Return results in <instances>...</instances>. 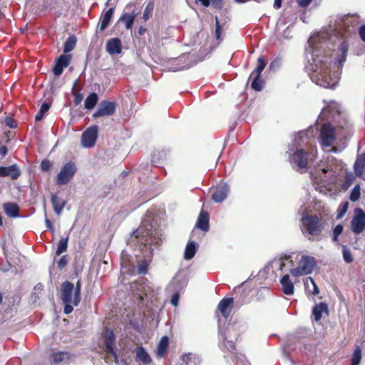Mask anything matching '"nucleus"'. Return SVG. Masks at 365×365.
I'll list each match as a JSON object with an SVG mask.
<instances>
[{
    "label": "nucleus",
    "instance_id": "7",
    "mask_svg": "<svg viewBox=\"0 0 365 365\" xmlns=\"http://www.w3.org/2000/svg\"><path fill=\"white\" fill-rule=\"evenodd\" d=\"M312 175L314 181L323 186L334 183L337 176L336 171L333 169L332 165L317 169Z\"/></svg>",
    "mask_w": 365,
    "mask_h": 365
},
{
    "label": "nucleus",
    "instance_id": "3",
    "mask_svg": "<svg viewBox=\"0 0 365 365\" xmlns=\"http://www.w3.org/2000/svg\"><path fill=\"white\" fill-rule=\"evenodd\" d=\"M246 329L245 324L240 322H233L222 324L221 319L218 321V347L223 354L227 363L235 359L237 365H250L242 355L238 356L236 353L235 340L240 334Z\"/></svg>",
    "mask_w": 365,
    "mask_h": 365
},
{
    "label": "nucleus",
    "instance_id": "44",
    "mask_svg": "<svg viewBox=\"0 0 365 365\" xmlns=\"http://www.w3.org/2000/svg\"><path fill=\"white\" fill-rule=\"evenodd\" d=\"M342 255H343L344 260L346 263H351L353 262L352 255H351L349 249L346 246L342 247Z\"/></svg>",
    "mask_w": 365,
    "mask_h": 365
},
{
    "label": "nucleus",
    "instance_id": "54",
    "mask_svg": "<svg viewBox=\"0 0 365 365\" xmlns=\"http://www.w3.org/2000/svg\"><path fill=\"white\" fill-rule=\"evenodd\" d=\"M180 294V293L173 292V294L171 297L170 303L175 307L178 305Z\"/></svg>",
    "mask_w": 365,
    "mask_h": 365
},
{
    "label": "nucleus",
    "instance_id": "22",
    "mask_svg": "<svg viewBox=\"0 0 365 365\" xmlns=\"http://www.w3.org/2000/svg\"><path fill=\"white\" fill-rule=\"evenodd\" d=\"M114 11V8H110L107 11H103L102 12L99 19V29L101 31H104L110 24Z\"/></svg>",
    "mask_w": 365,
    "mask_h": 365
},
{
    "label": "nucleus",
    "instance_id": "15",
    "mask_svg": "<svg viewBox=\"0 0 365 365\" xmlns=\"http://www.w3.org/2000/svg\"><path fill=\"white\" fill-rule=\"evenodd\" d=\"M104 343L106 349V351L111 354L115 359H117V354L115 350V336L112 329L106 328L103 333Z\"/></svg>",
    "mask_w": 365,
    "mask_h": 365
},
{
    "label": "nucleus",
    "instance_id": "47",
    "mask_svg": "<svg viewBox=\"0 0 365 365\" xmlns=\"http://www.w3.org/2000/svg\"><path fill=\"white\" fill-rule=\"evenodd\" d=\"M282 58L280 57L275 58L269 64V68L272 71L278 70L282 65Z\"/></svg>",
    "mask_w": 365,
    "mask_h": 365
},
{
    "label": "nucleus",
    "instance_id": "9",
    "mask_svg": "<svg viewBox=\"0 0 365 365\" xmlns=\"http://www.w3.org/2000/svg\"><path fill=\"white\" fill-rule=\"evenodd\" d=\"M320 139V144L322 147H330L335 142V128L329 123H324L322 126Z\"/></svg>",
    "mask_w": 365,
    "mask_h": 365
},
{
    "label": "nucleus",
    "instance_id": "63",
    "mask_svg": "<svg viewBox=\"0 0 365 365\" xmlns=\"http://www.w3.org/2000/svg\"><path fill=\"white\" fill-rule=\"evenodd\" d=\"M8 149L7 147L5 145H2L0 147V155L4 157L7 153Z\"/></svg>",
    "mask_w": 365,
    "mask_h": 365
},
{
    "label": "nucleus",
    "instance_id": "60",
    "mask_svg": "<svg viewBox=\"0 0 365 365\" xmlns=\"http://www.w3.org/2000/svg\"><path fill=\"white\" fill-rule=\"evenodd\" d=\"M359 34L361 40L365 42V24L360 26L359 29Z\"/></svg>",
    "mask_w": 365,
    "mask_h": 365
},
{
    "label": "nucleus",
    "instance_id": "29",
    "mask_svg": "<svg viewBox=\"0 0 365 365\" xmlns=\"http://www.w3.org/2000/svg\"><path fill=\"white\" fill-rule=\"evenodd\" d=\"M354 172L356 176L361 177L365 172V154L358 156L354 163Z\"/></svg>",
    "mask_w": 365,
    "mask_h": 365
},
{
    "label": "nucleus",
    "instance_id": "36",
    "mask_svg": "<svg viewBox=\"0 0 365 365\" xmlns=\"http://www.w3.org/2000/svg\"><path fill=\"white\" fill-rule=\"evenodd\" d=\"M168 346V337L166 336H164L161 338L158 345V349H157V354L159 356H163Z\"/></svg>",
    "mask_w": 365,
    "mask_h": 365
},
{
    "label": "nucleus",
    "instance_id": "62",
    "mask_svg": "<svg viewBox=\"0 0 365 365\" xmlns=\"http://www.w3.org/2000/svg\"><path fill=\"white\" fill-rule=\"evenodd\" d=\"M312 0H297L299 6L301 7H307Z\"/></svg>",
    "mask_w": 365,
    "mask_h": 365
},
{
    "label": "nucleus",
    "instance_id": "8",
    "mask_svg": "<svg viewBox=\"0 0 365 365\" xmlns=\"http://www.w3.org/2000/svg\"><path fill=\"white\" fill-rule=\"evenodd\" d=\"M77 171L76 165L73 162H68L63 165L56 176V184L63 185L68 183Z\"/></svg>",
    "mask_w": 365,
    "mask_h": 365
},
{
    "label": "nucleus",
    "instance_id": "56",
    "mask_svg": "<svg viewBox=\"0 0 365 365\" xmlns=\"http://www.w3.org/2000/svg\"><path fill=\"white\" fill-rule=\"evenodd\" d=\"M68 263V260L66 256H62L58 262V267L61 269H63Z\"/></svg>",
    "mask_w": 365,
    "mask_h": 365
},
{
    "label": "nucleus",
    "instance_id": "14",
    "mask_svg": "<svg viewBox=\"0 0 365 365\" xmlns=\"http://www.w3.org/2000/svg\"><path fill=\"white\" fill-rule=\"evenodd\" d=\"M230 187L227 182H221L212 195V200L216 203L223 202L227 197Z\"/></svg>",
    "mask_w": 365,
    "mask_h": 365
},
{
    "label": "nucleus",
    "instance_id": "32",
    "mask_svg": "<svg viewBox=\"0 0 365 365\" xmlns=\"http://www.w3.org/2000/svg\"><path fill=\"white\" fill-rule=\"evenodd\" d=\"M324 103H325V106L322 108L323 112L327 111L331 113H340L341 106L336 101H330L329 102H327L326 101H324Z\"/></svg>",
    "mask_w": 365,
    "mask_h": 365
},
{
    "label": "nucleus",
    "instance_id": "27",
    "mask_svg": "<svg viewBox=\"0 0 365 365\" xmlns=\"http://www.w3.org/2000/svg\"><path fill=\"white\" fill-rule=\"evenodd\" d=\"M280 283L284 294L286 295H292L294 294V287L292 282L290 280L289 274H286L284 275L280 280Z\"/></svg>",
    "mask_w": 365,
    "mask_h": 365
},
{
    "label": "nucleus",
    "instance_id": "53",
    "mask_svg": "<svg viewBox=\"0 0 365 365\" xmlns=\"http://www.w3.org/2000/svg\"><path fill=\"white\" fill-rule=\"evenodd\" d=\"M290 33H291L290 26H288V27H287V29L285 30H284V31L282 34H280L279 38L280 39H289L291 37Z\"/></svg>",
    "mask_w": 365,
    "mask_h": 365
},
{
    "label": "nucleus",
    "instance_id": "45",
    "mask_svg": "<svg viewBox=\"0 0 365 365\" xmlns=\"http://www.w3.org/2000/svg\"><path fill=\"white\" fill-rule=\"evenodd\" d=\"M81 281L78 280L76 282V286L74 287V292H75V304H79L81 297Z\"/></svg>",
    "mask_w": 365,
    "mask_h": 365
},
{
    "label": "nucleus",
    "instance_id": "49",
    "mask_svg": "<svg viewBox=\"0 0 365 365\" xmlns=\"http://www.w3.org/2000/svg\"><path fill=\"white\" fill-rule=\"evenodd\" d=\"M149 260L142 261L138 266V272L139 274H145L148 272V267L149 264Z\"/></svg>",
    "mask_w": 365,
    "mask_h": 365
},
{
    "label": "nucleus",
    "instance_id": "37",
    "mask_svg": "<svg viewBox=\"0 0 365 365\" xmlns=\"http://www.w3.org/2000/svg\"><path fill=\"white\" fill-rule=\"evenodd\" d=\"M69 354L68 352L58 351L53 353L51 356V359L54 363H59L68 359Z\"/></svg>",
    "mask_w": 365,
    "mask_h": 365
},
{
    "label": "nucleus",
    "instance_id": "52",
    "mask_svg": "<svg viewBox=\"0 0 365 365\" xmlns=\"http://www.w3.org/2000/svg\"><path fill=\"white\" fill-rule=\"evenodd\" d=\"M51 167V163L48 160H43L41 163V169L43 171H48Z\"/></svg>",
    "mask_w": 365,
    "mask_h": 365
},
{
    "label": "nucleus",
    "instance_id": "35",
    "mask_svg": "<svg viewBox=\"0 0 365 365\" xmlns=\"http://www.w3.org/2000/svg\"><path fill=\"white\" fill-rule=\"evenodd\" d=\"M76 41L77 39L74 35L70 36L64 43L63 52L67 53L73 51L76 46Z\"/></svg>",
    "mask_w": 365,
    "mask_h": 365
},
{
    "label": "nucleus",
    "instance_id": "57",
    "mask_svg": "<svg viewBox=\"0 0 365 365\" xmlns=\"http://www.w3.org/2000/svg\"><path fill=\"white\" fill-rule=\"evenodd\" d=\"M74 93V103H75L76 106H78L81 103V101L83 98V96L81 93Z\"/></svg>",
    "mask_w": 365,
    "mask_h": 365
},
{
    "label": "nucleus",
    "instance_id": "16",
    "mask_svg": "<svg viewBox=\"0 0 365 365\" xmlns=\"http://www.w3.org/2000/svg\"><path fill=\"white\" fill-rule=\"evenodd\" d=\"M21 174V171L16 164L9 166H0V177L1 178H10L12 180H16Z\"/></svg>",
    "mask_w": 365,
    "mask_h": 365
},
{
    "label": "nucleus",
    "instance_id": "39",
    "mask_svg": "<svg viewBox=\"0 0 365 365\" xmlns=\"http://www.w3.org/2000/svg\"><path fill=\"white\" fill-rule=\"evenodd\" d=\"M68 237L61 238L58 244L56 255H60L63 252H65L68 248Z\"/></svg>",
    "mask_w": 365,
    "mask_h": 365
},
{
    "label": "nucleus",
    "instance_id": "11",
    "mask_svg": "<svg viewBox=\"0 0 365 365\" xmlns=\"http://www.w3.org/2000/svg\"><path fill=\"white\" fill-rule=\"evenodd\" d=\"M98 130L97 125H93L83 133L81 145L83 148H90L94 146L98 138Z\"/></svg>",
    "mask_w": 365,
    "mask_h": 365
},
{
    "label": "nucleus",
    "instance_id": "24",
    "mask_svg": "<svg viewBox=\"0 0 365 365\" xmlns=\"http://www.w3.org/2000/svg\"><path fill=\"white\" fill-rule=\"evenodd\" d=\"M3 210L9 217L16 218L19 217V207L16 202H4Z\"/></svg>",
    "mask_w": 365,
    "mask_h": 365
},
{
    "label": "nucleus",
    "instance_id": "30",
    "mask_svg": "<svg viewBox=\"0 0 365 365\" xmlns=\"http://www.w3.org/2000/svg\"><path fill=\"white\" fill-rule=\"evenodd\" d=\"M273 263L274 265L281 272H284L287 263L289 264L290 266L293 265V262L289 255L281 257L279 259H275Z\"/></svg>",
    "mask_w": 365,
    "mask_h": 365
},
{
    "label": "nucleus",
    "instance_id": "41",
    "mask_svg": "<svg viewBox=\"0 0 365 365\" xmlns=\"http://www.w3.org/2000/svg\"><path fill=\"white\" fill-rule=\"evenodd\" d=\"M361 359V350L359 346H356L351 356V365H359Z\"/></svg>",
    "mask_w": 365,
    "mask_h": 365
},
{
    "label": "nucleus",
    "instance_id": "51",
    "mask_svg": "<svg viewBox=\"0 0 365 365\" xmlns=\"http://www.w3.org/2000/svg\"><path fill=\"white\" fill-rule=\"evenodd\" d=\"M290 273L293 277H298L303 275H307L306 273H304V271H302L300 269V267L298 265L297 267L293 268L290 269Z\"/></svg>",
    "mask_w": 365,
    "mask_h": 365
},
{
    "label": "nucleus",
    "instance_id": "19",
    "mask_svg": "<svg viewBox=\"0 0 365 365\" xmlns=\"http://www.w3.org/2000/svg\"><path fill=\"white\" fill-rule=\"evenodd\" d=\"M106 51L110 55L120 54L122 51V42L119 38L109 39L106 46Z\"/></svg>",
    "mask_w": 365,
    "mask_h": 365
},
{
    "label": "nucleus",
    "instance_id": "6",
    "mask_svg": "<svg viewBox=\"0 0 365 365\" xmlns=\"http://www.w3.org/2000/svg\"><path fill=\"white\" fill-rule=\"evenodd\" d=\"M74 285L69 281L63 282L61 289V299L64 304L63 312L65 314H71L73 310V306L77 307L78 304H75V292Z\"/></svg>",
    "mask_w": 365,
    "mask_h": 365
},
{
    "label": "nucleus",
    "instance_id": "1",
    "mask_svg": "<svg viewBox=\"0 0 365 365\" xmlns=\"http://www.w3.org/2000/svg\"><path fill=\"white\" fill-rule=\"evenodd\" d=\"M330 35L327 31H322L312 36L305 48L307 54L312 57L311 81L315 84L329 89H334L340 78L339 71H331L334 67L341 70L349 51V43L343 41L336 50L331 52L328 48Z\"/></svg>",
    "mask_w": 365,
    "mask_h": 365
},
{
    "label": "nucleus",
    "instance_id": "21",
    "mask_svg": "<svg viewBox=\"0 0 365 365\" xmlns=\"http://www.w3.org/2000/svg\"><path fill=\"white\" fill-rule=\"evenodd\" d=\"M315 265L314 258L309 256H302L299 263L300 269L307 274L312 272Z\"/></svg>",
    "mask_w": 365,
    "mask_h": 365
},
{
    "label": "nucleus",
    "instance_id": "38",
    "mask_svg": "<svg viewBox=\"0 0 365 365\" xmlns=\"http://www.w3.org/2000/svg\"><path fill=\"white\" fill-rule=\"evenodd\" d=\"M50 103L46 102L43 103L41 106L38 113L35 116V120L36 121L41 120L43 118L45 113L50 109Z\"/></svg>",
    "mask_w": 365,
    "mask_h": 365
},
{
    "label": "nucleus",
    "instance_id": "2",
    "mask_svg": "<svg viewBox=\"0 0 365 365\" xmlns=\"http://www.w3.org/2000/svg\"><path fill=\"white\" fill-rule=\"evenodd\" d=\"M164 238V232L158 220L150 212H147L139 227L133 232L128 243H139V249H147L151 258L155 249L158 248Z\"/></svg>",
    "mask_w": 365,
    "mask_h": 365
},
{
    "label": "nucleus",
    "instance_id": "46",
    "mask_svg": "<svg viewBox=\"0 0 365 365\" xmlns=\"http://www.w3.org/2000/svg\"><path fill=\"white\" fill-rule=\"evenodd\" d=\"M344 227L341 225H337L333 230L332 242H338L339 236L342 233Z\"/></svg>",
    "mask_w": 365,
    "mask_h": 365
},
{
    "label": "nucleus",
    "instance_id": "43",
    "mask_svg": "<svg viewBox=\"0 0 365 365\" xmlns=\"http://www.w3.org/2000/svg\"><path fill=\"white\" fill-rule=\"evenodd\" d=\"M153 9H154V3L153 1H150L147 4V6L144 10V12H143V19L145 21H147L150 18V16L153 14Z\"/></svg>",
    "mask_w": 365,
    "mask_h": 365
},
{
    "label": "nucleus",
    "instance_id": "23",
    "mask_svg": "<svg viewBox=\"0 0 365 365\" xmlns=\"http://www.w3.org/2000/svg\"><path fill=\"white\" fill-rule=\"evenodd\" d=\"M51 201L54 212L59 216L66 205V201L55 193L51 195Z\"/></svg>",
    "mask_w": 365,
    "mask_h": 365
},
{
    "label": "nucleus",
    "instance_id": "25",
    "mask_svg": "<svg viewBox=\"0 0 365 365\" xmlns=\"http://www.w3.org/2000/svg\"><path fill=\"white\" fill-rule=\"evenodd\" d=\"M209 214L206 211L202 210L197 217L196 227L203 232H207L209 230Z\"/></svg>",
    "mask_w": 365,
    "mask_h": 365
},
{
    "label": "nucleus",
    "instance_id": "12",
    "mask_svg": "<svg viewBox=\"0 0 365 365\" xmlns=\"http://www.w3.org/2000/svg\"><path fill=\"white\" fill-rule=\"evenodd\" d=\"M351 229L356 235L365 230V212L362 209H356L355 215L351 221Z\"/></svg>",
    "mask_w": 365,
    "mask_h": 365
},
{
    "label": "nucleus",
    "instance_id": "59",
    "mask_svg": "<svg viewBox=\"0 0 365 365\" xmlns=\"http://www.w3.org/2000/svg\"><path fill=\"white\" fill-rule=\"evenodd\" d=\"M5 123L6 124V125H8L9 128H16V123L14 122V120L10 118V117H8L5 119Z\"/></svg>",
    "mask_w": 365,
    "mask_h": 365
},
{
    "label": "nucleus",
    "instance_id": "5",
    "mask_svg": "<svg viewBox=\"0 0 365 365\" xmlns=\"http://www.w3.org/2000/svg\"><path fill=\"white\" fill-rule=\"evenodd\" d=\"M302 231L304 235L310 241L322 240V231L325 222L317 215H304L301 219Z\"/></svg>",
    "mask_w": 365,
    "mask_h": 365
},
{
    "label": "nucleus",
    "instance_id": "10",
    "mask_svg": "<svg viewBox=\"0 0 365 365\" xmlns=\"http://www.w3.org/2000/svg\"><path fill=\"white\" fill-rule=\"evenodd\" d=\"M266 66V61L261 56L257 60V66L255 70L256 73L252 83L251 88L255 91H260L263 88L264 81L261 78V73Z\"/></svg>",
    "mask_w": 365,
    "mask_h": 365
},
{
    "label": "nucleus",
    "instance_id": "26",
    "mask_svg": "<svg viewBox=\"0 0 365 365\" xmlns=\"http://www.w3.org/2000/svg\"><path fill=\"white\" fill-rule=\"evenodd\" d=\"M136 360L142 362L145 365H148L152 362V359L144 347L137 346L135 351Z\"/></svg>",
    "mask_w": 365,
    "mask_h": 365
},
{
    "label": "nucleus",
    "instance_id": "40",
    "mask_svg": "<svg viewBox=\"0 0 365 365\" xmlns=\"http://www.w3.org/2000/svg\"><path fill=\"white\" fill-rule=\"evenodd\" d=\"M309 284H311V285L313 287V290L312 292V293L314 295H317L319 293V287H317V284L315 283L314 280L313 279V278L312 277H309L306 279V281L304 282V285H305V287H306V289L309 292H311V291L309 290Z\"/></svg>",
    "mask_w": 365,
    "mask_h": 365
},
{
    "label": "nucleus",
    "instance_id": "42",
    "mask_svg": "<svg viewBox=\"0 0 365 365\" xmlns=\"http://www.w3.org/2000/svg\"><path fill=\"white\" fill-rule=\"evenodd\" d=\"M360 195V186L359 185H356L351 190L349 195V199L351 202H356L359 200Z\"/></svg>",
    "mask_w": 365,
    "mask_h": 365
},
{
    "label": "nucleus",
    "instance_id": "34",
    "mask_svg": "<svg viewBox=\"0 0 365 365\" xmlns=\"http://www.w3.org/2000/svg\"><path fill=\"white\" fill-rule=\"evenodd\" d=\"M98 101L96 93H90V95L86 98L84 106L88 110L93 109Z\"/></svg>",
    "mask_w": 365,
    "mask_h": 365
},
{
    "label": "nucleus",
    "instance_id": "33",
    "mask_svg": "<svg viewBox=\"0 0 365 365\" xmlns=\"http://www.w3.org/2000/svg\"><path fill=\"white\" fill-rule=\"evenodd\" d=\"M136 17V14L132 13V14H128L124 13L120 16V20L125 23V28L127 29H130L132 28L134 21Z\"/></svg>",
    "mask_w": 365,
    "mask_h": 365
},
{
    "label": "nucleus",
    "instance_id": "17",
    "mask_svg": "<svg viewBox=\"0 0 365 365\" xmlns=\"http://www.w3.org/2000/svg\"><path fill=\"white\" fill-rule=\"evenodd\" d=\"M187 284V279L185 276L176 275L169 284V289L171 292L181 294Z\"/></svg>",
    "mask_w": 365,
    "mask_h": 365
},
{
    "label": "nucleus",
    "instance_id": "55",
    "mask_svg": "<svg viewBox=\"0 0 365 365\" xmlns=\"http://www.w3.org/2000/svg\"><path fill=\"white\" fill-rule=\"evenodd\" d=\"M192 359H195V355L191 353L185 354L182 356V360L187 364H189Z\"/></svg>",
    "mask_w": 365,
    "mask_h": 365
},
{
    "label": "nucleus",
    "instance_id": "18",
    "mask_svg": "<svg viewBox=\"0 0 365 365\" xmlns=\"http://www.w3.org/2000/svg\"><path fill=\"white\" fill-rule=\"evenodd\" d=\"M71 55H61L56 61L54 67L53 68V74L59 76L63 73V68H66L71 62Z\"/></svg>",
    "mask_w": 365,
    "mask_h": 365
},
{
    "label": "nucleus",
    "instance_id": "58",
    "mask_svg": "<svg viewBox=\"0 0 365 365\" xmlns=\"http://www.w3.org/2000/svg\"><path fill=\"white\" fill-rule=\"evenodd\" d=\"M222 1L223 0H210V4H212L215 8L221 9L222 8Z\"/></svg>",
    "mask_w": 365,
    "mask_h": 365
},
{
    "label": "nucleus",
    "instance_id": "20",
    "mask_svg": "<svg viewBox=\"0 0 365 365\" xmlns=\"http://www.w3.org/2000/svg\"><path fill=\"white\" fill-rule=\"evenodd\" d=\"M233 302L234 299L232 297H226L223 298L218 304L217 309L224 317L225 321L230 314Z\"/></svg>",
    "mask_w": 365,
    "mask_h": 365
},
{
    "label": "nucleus",
    "instance_id": "28",
    "mask_svg": "<svg viewBox=\"0 0 365 365\" xmlns=\"http://www.w3.org/2000/svg\"><path fill=\"white\" fill-rule=\"evenodd\" d=\"M323 312H328V306L325 302H320L319 304H316L312 309V314L314 316V320L316 322H319L321 320L322 317Z\"/></svg>",
    "mask_w": 365,
    "mask_h": 365
},
{
    "label": "nucleus",
    "instance_id": "48",
    "mask_svg": "<svg viewBox=\"0 0 365 365\" xmlns=\"http://www.w3.org/2000/svg\"><path fill=\"white\" fill-rule=\"evenodd\" d=\"M43 285L41 283L36 284L31 294V298L34 299V301H36V299L39 298L38 294L43 291Z\"/></svg>",
    "mask_w": 365,
    "mask_h": 365
},
{
    "label": "nucleus",
    "instance_id": "4",
    "mask_svg": "<svg viewBox=\"0 0 365 365\" xmlns=\"http://www.w3.org/2000/svg\"><path fill=\"white\" fill-rule=\"evenodd\" d=\"M307 137V131H300L294 138V143L288 146L289 160L292 168L301 173H305L309 165L317 158V150L307 151L299 148V140Z\"/></svg>",
    "mask_w": 365,
    "mask_h": 365
},
{
    "label": "nucleus",
    "instance_id": "13",
    "mask_svg": "<svg viewBox=\"0 0 365 365\" xmlns=\"http://www.w3.org/2000/svg\"><path fill=\"white\" fill-rule=\"evenodd\" d=\"M116 103L109 101H102L98 109L93 113V118H97L102 116H110L115 112Z\"/></svg>",
    "mask_w": 365,
    "mask_h": 365
},
{
    "label": "nucleus",
    "instance_id": "50",
    "mask_svg": "<svg viewBox=\"0 0 365 365\" xmlns=\"http://www.w3.org/2000/svg\"><path fill=\"white\" fill-rule=\"evenodd\" d=\"M222 26L220 24V21L217 16H215V37L217 40L221 38Z\"/></svg>",
    "mask_w": 365,
    "mask_h": 365
},
{
    "label": "nucleus",
    "instance_id": "31",
    "mask_svg": "<svg viewBox=\"0 0 365 365\" xmlns=\"http://www.w3.org/2000/svg\"><path fill=\"white\" fill-rule=\"evenodd\" d=\"M197 252V244L194 241H190L187 244L184 252V258L186 260L192 259Z\"/></svg>",
    "mask_w": 365,
    "mask_h": 365
},
{
    "label": "nucleus",
    "instance_id": "64",
    "mask_svg": "<svg viewBox=\"0 0 365 365\" xmlns=\"http://www.w3.org/2000/svg\"><path fill=\"white\" fill-rule=\"evenodd\" d=\"M197 1H199L205 7H208L210 5V0H197Z\"/></svg>",
    "mask_w": 365,
    "mask_h": 365
},
{
    "label": "nucleus",
    "instance_id": "61",
    "mask_svg": "<svg viewBox=\"0 0 365 365\" xmlns=\"http://www.w3.org/2000/svg\"><path fill=\"white\" fill-rule=\"evenodd\" d=\"M347 207H348V203L346 202L344 205V206H343L341 210L340 211V212H339L338 215H337V218L338 219L341 218V217H342L344 216V215L346 213V212L347 210Z\"/></svg>",
    "mask_w": 365,
    "mask_h": 365
}]
</instances>
